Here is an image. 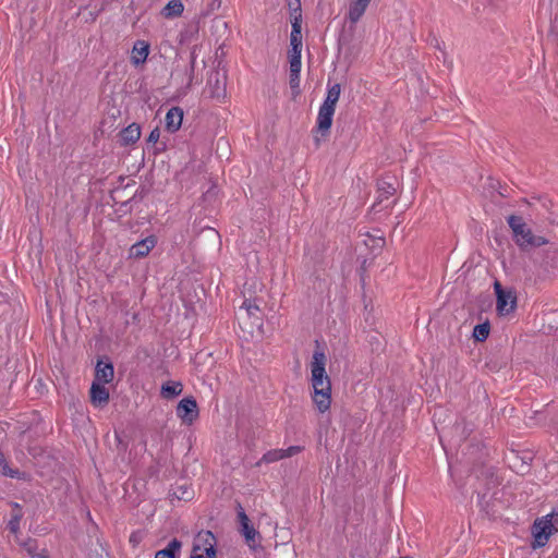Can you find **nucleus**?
I'll return each instance as SVG.
<instances>
[{"instance_id":"9d476101","label":"nucleus","mask_w":558,"mask_h":558,"mask_svg":"<svg viewBox=\"0 0 558 558\" xmlns=\"http://www.w3.org/2000/svg\"><path fill=\"white\" fill-rule=\"evenodd\" d=\"M372 0H351L347 13V20L351 24H356L365 14Z\"/></svg>"},{"instance_id":"ea45409f","label":"nucleus","mask_w":558,"mask_h":558,"mask_svg":"<svg viewBox=\"0 0 558 558\" xmlns=\"http://www.w3.org/2000/svg\"><path fill=\"white\" fill-rule=\"evenodd\" d=\"M36 457H41V458H44L43 453H36Z\"/></svg>"},{"instance_id":"6e6552de","label":"nucleus","mask_w":558,"mask_h":558,"mask_svg":"<svg viewBox=\"0 0 558 558\" xmlns=\"http://www.w3.org/2000/svg\"><path fill=\"white\" fill-rule=\"evenodd\" d=\"M496 294H497V311L501 315L509 314L514 310L515 306V298H513L510 293H506L501 290V287L498 282L495 283Z\"/></svg>"},{"instance_id":"20e7f679","label":"nucleus","mask_w":558,"mask_h":558,"mask_svg":"<svg viewBox=\"0 0 558 558\" xmlns=\"http://www.w3.org/2000/svg\"><path fill=\"white\" fill-rule=\"evenodd\" d=\"M295 7L293 10L292 29L290 34V50H289V63L290 69L295 71L298 66H302L301 63V51H302V33H301V8L300 0H295Z\"/></svg>"},{"instance_id":"dca6fc26","label":"nucleus","mask_w":558,"mask_h":558,"mask_svg":"<svg viewBox=\"0 0 558 558\" xmlns=\"http://www.w3.org/2000/svg\"><path fill=\"white\" fill-rule=\"evenodd\" d=\"M207 86L210 92V97L220 98L225 95L226 84H225V81L221 80L220 74L218 72L214 73L208 78Z\"/></svg>"},{"instance_id":"2f4dec72","label":"nucleus","mask_w":558,"mask_h":558,"mask_svg":"<svg viewBox=\"0 0 558 558\" xmlns=\"http://www.w3.org/2000/svg\"><path fill=\"white\" fill-rule=\"evenodd\" d=\"M19 174L21 178L23 179H32L31 177V171L29 170H25L23 167H19Z\"/></svg>"},{"instance_id":"5701e85b","label":"nucleus","mask_w":558,"mask_h":558,"mask_svg":"<svg viewBox=\"0 0 558 558\" xmlns=\"http://www.w3.org/2000/svg\"><path fill=\"white\" fill-rule=\"evenodd\" d=\"M488 333H489L488 324H480L474 327L473 335L480 341H484L488 337Z\"/></svg>"},{"instance_id":"b1692460","label":"nucleus","mask_w":558,"mask_h":558,"mask_svg":"<svg viewBox=\"0 0 558 558\" xmlns=\"http://www.w3.org/2000/svg\"><path fill=\"white\" fill-rule=\"evenodd\" d=\"M378 191L379 197L383 201L384 198H388L389 196H391L396 190L391 184L387 182H381L379 183Z\"/></svg>"},{"instance_id":"f03ea898","label":"nucleus","mask_w":558,"mask_h":558,"mask_svg":"<svg viewBox=\"0 0 558 558\" xmlns=\"http://www.w3.org/2000/svg\"><path fill=\"white\" fill-rule=\"evenodd\" d=\"M507 222L512 231L514 243L522 251L541 247L549 242L545 236L534 234L521 216L511 215L507 218Z\"/></svg>"},{"instance_id":"cd10ccee","label":"nucleus","mask_w":558,"mask_h":558,"mask_svg":"<svg viewBox=\"0 0 558 558\" xmlns=\"http://www.w3.org/2000/svg\"><path fill=\"white\" fill-rule=\"evenodd\" d=\"M179 499H190L192 497V493L185 486H178L173 493Z\"/></svg>"},{"instance_id":"f8f14e48","label":"nucleus","mask_w":558,"mask_h":558,"mask_svg":"<svg viewBox=\"0 0 558 558\" xmlns=\"http://www.w3.org/2000/svg\"><path fill=\"white\" fill-rule=\"evenodd\" d=\"M156 239L154 236H147L135 244H133L130 248V256L134 258H141L149 254V252L155 247Z\"/></svg>"},{"instance_id":"aec40b11","label":"nucleus","mask_w":558,"mask_h":558,"mask_svg":"<svg viewBox=\"0 0 558 558\" xmlns=\"http://www.w3.org/2000/svg\"><path fill=\"white\" fill-rule=\"evenodd\" d=\"M282 459H284L282 449H271L263 454V457L256 462V465L260 466L263 463L269 464Z\"/></svg>"},{"instance_id":"4468645a","label":"nucleus","mask_w":558,"mask_h":558,"mask_svg":"<svg viewBox=\"0 0 558 558\" xmlns=\"http://www.w3.org/2000/svg\"><path fill=\"white\" fill-rule=\"evenodd\" d=\"M149 48V44L145 40L135 41L131 53V62L134 65L143 64L147 60Z\"/></svg>"},{"instance_id":"a211bd4d","label":"nucleus","mask_w":558,"mask_h":558,"mask_svg":"<svg viewBox=\"0 0 558 558\" xmlns=\"http://www.w3.org/2000/svg\"><path fill=\"white\" fill-rule=\"evenodd\" d=\"M183 386L180 381H168L161 386V396L166 399H172L181 395Z\"/></svg>"},{"instance_id":"f3484780","label":"nucleus","mask_w":558,"mask_h":558,"mask_svg":"<svg viewBox=\"0 0 558 558\" xmlns=\"http://www.w3.org/2000/svg\"><path fill=\"white\" fill-rule=\"evenodd\" d=\"M184 11V5L181 0H170L162 10L165 17L171 19L180 16Z\"/></svg>"},{"instance_id":"bb28decb","label":"nucleus","mask_w":558,"mask_h":558,"mask_svg":"<svg viewBox=\"0 0 558 558\" xmlns=\"http://www.w3.org/2000/svg\"><path fill=\"white\" fill-rule=\"evenodd\" d=\"M300 72H301V66H298V69L295 71L290 69V86L292 88L299 87V85H300Z\"/></svg>"},{"instance_id":"a878e982","label":"nucleus","mask_w":558,"mask_h":558,"mask_svg":"<svg viewBox=\"0 0 558 558\" xmlns=\"http://www.w3.org/2000/svg\"><path fill=\"white\" fill-rule=\"evenodd\" d=\"M238 521L240 529L251 524L250 519L241 505L238 506Z\"/></svg>"},{"instance_id":"9b49d317","label":"nucleus","mask_w":558,"mask_h":558,"mask_svg":"<svg viewBox=\"0 0 558 558\" xmlns=\"http://www.w3.org/2000/svg\"><path fill=\"white\" fill-rule=\"evenodd\" d=\"M114 377V368L111 362H102L99 360L95 367V379L96 383L108 384L112 381Z\"/></svg>"},{"instance_id":"423d86ee","label":"nucleus","mask_w":558,"mask_h":558,"mask_svg":"<svg viewBox=\"0 0 558 558\" xmlns=\"http://www.w3.org/2000/svg\"><path fill=\"white\" fill-rule=\"evenodd\" d=\"M217 539L213 532L201 531L194 539L192 554L216 558Z\"/></svg>"},{"instance_id":"0eeeda50","label":"nucleus","mask_w":558,"mask_h":558,"mask_svg":"<svg viewBox=\"0 0 558 558\" xmlns=\"http://www.w3.org/2000/svg\"><path fill=\"white\" fill-rule=\"evenodd\" d=\"M177 415L183 423L191 425L198 417V408L194 398H183L177 407Z\"/></svg>"},{"instance_id":"7ed1b4c3","label":"nucleus","mask_w":558,"mask_h":558,"mask_svg":"<svg viewBox=\"0 0 558 558\" xmlns=\"http://www.w3.org/2000/svg\"><path fill=\"white\" fill-rule=\"evenodd\" d=\"M341 93L340 84L336 83L333 85L328 86L327 94L324 102L320 105L318 109V114L316 119V128L317 131L323 135L327 136L329 134L333 114L336 111V105L339 100Z\"/></svg>"},{"instance_id":"f704fd0d","label":"nucleus","mask_w":558,"mask_h":558,"mask_svg":"<svg viewBox=\"0 0 558 558\" xmlns=\"http://www.w3.org/2000/svg\"><path fill=\"white\" fill-rule=\"evenodd\" d=\"M166 555H167L166 553L165 554L156 553L155 558H166L165 557Z\"/></svg>"},{"instance_id":"c85d7f7f","label":"nucleus","mask_w":558,"mask_h":558,"mask_svg":"<svg viewBox=\"0 0 558 558\" xmlns=\"http://www.w3.org/2000/svg\"><path fill=\"white\" fill-rule=\"evenodd\" d=\"M302 450H303V447H301V446H290L287 449H282V452H283L284 459H286V458H290L292 456L300 453Z\"/></svg>"},{"instance_id":"473e14b6","label":"nucleus","mask_w":558,"mask_h":558,"mask_svg":"<svg viewBox=\"0 0 558 558\" xmlns=\"http://www.w3.org/2000/svg\"><path fill=\"white\" fill-rule=\"evenodd\" d=\"M47 459H48V462H47L48 466H49L52 471H54V469H56V466H57V464H58V463H57V460H56L54 458L49 457V456H47Z\"/></svg>"},{"instance_id":"393cba45","label":"nucleus","mask_w":558,"mask_h":558,"mask_svg":"<svg viewBox=\"0 0 558 558\" xmlns=\"http://www.w3.org/2000/svg\"><path fill=\"white\" fill-rule=\"evenodd\" d=\"M241 308H244L248 316H254L257 312H259V306L253 300H245Z\"/></svg>"},{"instance_id":"f257e3e1","label":"nucleus","mask_w":558,"mask_h":558,"mask_svg":"<svg viewBox=\"0 0 558 558\" xmlns=\"http://www.w3.org/2000/svg\"><path fill=\"white\" fill-rule=\"evenodd\" d=\"M326 355L322 350H315L310 363L312 401L318 412L325 413L331 405V380L326 372Z\"/></svg>"},{"instance_id":"c756f323","label":"nucleus","mask_w":558,"mask_h":558,"mask_svg":"<svg viewBox=\"0 0 558 558\" xmlns=\"http://www.w3.org/2000/svg\"><path fill=\"white\" fill-rule=\"evenodd\" d=\"M0 471L3 475L10 476V477H16L19 474L17 471L10 469L7 461L0 466Z\"/></svg>"},{"instance_id":"412c9836","label":"nucleus","mask_w":558,"mask_h":558,"mask_svg":"<svg viewBox=\"0 0 558 558\" xmlns=\"http://www.w3.org/2000/svg\"><path fill=\"white\" fill-rule=\"evenodd\" d=\"M182 543L178 538L171 539L167 547L158 550L157 553L167 554L166 558H175V554L180 550Z\"/></svg>"},{"instance_id":"7c9ffc66","label":"nucleus","mask_w":558,"mask_h":558,"mask_svg":"<svg viewBox=\"0 0 558 558\" xmlns=\"http://www.w3.org/2000/svg\"><path fill=\"white\" fill-rule=\"evenodd\" d=\"M159 137H160V130L158 128H155L149 133L148 138H147V143L156 144L159 141Z\"/></svg>"},{"instance_id":"39448f33","label":"nucleus","mask_w":558,"mask_h":558,"mask_svg":"<svg viewBox=\"0 0 558 558\" xmlns=\"http://www.w3.org/2000/svg\"><path fill=\"white\" fill-rule=\"evenodd\" d=\"M554 531L555 527L550 514L536 519L532 526V535L534 538L533 547L545 546Z\"/></svg>"},{"instance_id":"e433bc0d","label":"nucleus","mask_w":558,"mask_h":558,"mask_svg":"<svg viewBox=\"0 0 558 558\" xmlns=\"http://www.w3.org/2000/svg\"><path fill=\"white\" fill-rule=\"evenodd\" d=\"M37 558H49L45 553L37 554Z\"/></svg>"},{"instance_id":"6ab92c4d","label":"nucleus","mask_w":558,"mask_h":558,"mask_svg":"<svg viewBox=\"0 0 558 558\" xmlns=\"http://www.w3.org/2000/svg\"><path fill=\"white\" fill-rule=\"evenodd\" d=\"M241 534L244 536L247 546L252 549H255L257 546L256 538L259 537L258 531L250 524L240 529Z\"/></svg>"},{"instance_id":"2eb2a0df","label":"nucleus","mask_w":558,"mask_h":558,"mask_svg":"<svg viewBox=\"0 0 558 558\" xmlns=\"http://www.w3.org/2000/svg\"><path fill=\"white\" fill-rule=\"evenodd\" d=\"M141 137V128L136 123H132L129 126L124 128L120 132V141L124 146L132 145L136 143Z\"/></svg>"},{"instance_id":"58836bf2","label":"nucleus","mask_w":558,"mask_h":558,"mask_svg":"<svg viewBox=\"0 0 558 558\" xmlns=\"http://www.w3.org/2000/svg\"><path fill=\"white\" fill-rule=\"evenodd\" d=\"M36 457H41V458H44L43 453H36Z\"/></svg>"},{"instance_id":"4be33fe9","label":"nucleus","mask_w":558,"mask_h":558,"mask_svg":"<svg viewBox=\"0 0 558 558\" xmlns=\"http://www.w3.org/2000/svg\"><path fill=\"white\" fill-rule=\"evenodd\" d=\"M21 518H22L21 510L19 509V506L15 505V512L12 514V518L8 524L9 530L15 535L19 531V524H20Z\"/></svg>"},{"instance_id":"c9c22d12","label":"nucleus","mask_w":558,"mask_h":558,"mask_svg":"<svg viewBox=\"0 0 558 558\" xmlns=\"http://www.w3.org/2000/svg\"><path fill=\"white\" fill-rule=\"evenodd\" d=\"M195 59L193 58L191 61V73L194 72Z\"/></svg>"},{"instance_id":"ddd939ff","label":"nucleus","mask_w":558,"mask_h":558,"mask_svg":"<svg viewBox=\"0 0 558 558\" xmlns=\"http://www.w3.org/2000/svg\"><path fill=\"white\" fill-rule=\"evenodd\" d=\"M182 121H183V110L181 108L172 107L171 109L168 110L166 118H165V122H166V128L170 133L177 132L181 128Z\"/></svg>"},{"instance_id":"4c0bfd02","label":"nucleus","mask_w":558,"mask_h":558,"mask_svg":"<svg viewBox=\"0 0 558 558\" xmlns=\"http://www.w3.org/2000/svg\"><path fill=\"white\" fill-rule=\"evenodd\" d=\"M27 551H28V554L31 555V557H34V556H33V550H32V548H31V547H27Z\"/></svg>"},{"instance_id":"1a4fd4ad","label":"nucleus","mask_w":558,"mask_h":558,"mask_svg":"<svg viewBox=\"0 0 558 558\" xmlns=\"http://www.w3.org/2000/svg\"><path fill=\"white\" fill-rule=\"evenodd\" d=\"M109 390L105 384L93 381L90 387V402L96 408H102L109 402Z\"/></svg>"},{"instance_id":"72a5a7b5","label":"nucleus","mask_w":558,"mask_h":558,"mask_svg":"<svg viewBox=\"0 0 558 558\" xmlns=\"http://www.w3.org/2000/svg\"><path fill=\"white\" fill-rule=\"evenodd\" d=\"M5 457L3 454V452L0 450V466L5 462Z\"/></svg>"}]
</instances>
